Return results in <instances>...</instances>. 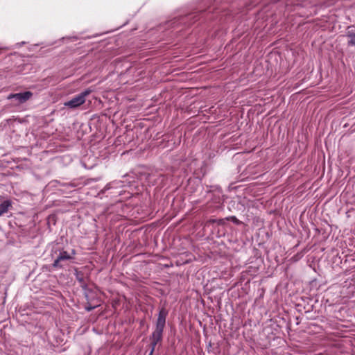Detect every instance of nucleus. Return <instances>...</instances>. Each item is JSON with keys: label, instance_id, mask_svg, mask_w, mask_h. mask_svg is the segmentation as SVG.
Instances as JSON below:
<instances>
[{"label": "nucleus", "instance_id": "10", "mask_svg": "<svg viewBox=\"0 0 355 355\" xmlns=\"http://www.w3.org/2000/svg\"><path fill=\"white\" fill-rule=\"evenodd\" d=\"M208 222H212V223H214V222H223V220L222 219H220L218 221H217L215 219H211V220H209Z\"/></svg>", "mask_w": 355, "mask_h": 355}, {"label": "nucleus", "instance_id": "5", "mask_svg": "<svg viewBox=\"0 0 355 355\" xmlns=\"http://www.w3.org/2000/svg\"><path fill=\"white\" fill-rule=\"evenodd\" d=\"M2 197L0 196V216L8 213L12 208V201L10 199L1 200Z\"/></svg>", "mask_w": 355, "mask_h": 355}, {"label": "nucleus", "instance_id": "11", "mask_svg": "<svg viewBox=\"0 0 355 355\" xmlns=\"http://www.w3.org/2000/svg\"><path fill=\"white\" fill-rule=\"evenodd\" d=\"M233 222L238 223V222H240V221L239 220H237L236 218H233Z\"/></svg>", "mask_w": 355, "mask_h": 355}, {"label": "nucleus", "instance_id": "4", "mask_svg": "<svg viewBox=\"0 0 355 355\" xmlns=\"http://www.w3.org/2000/svg\"><path fill=\"white\" fill-rule=\"evenodd\" d=\"M33 96L32 92L27 91L22 93L11 94L8 96V99L15 98L19 103H24L29 100Z\"/></svg>", "mask_w": 355, "mask_h": 355}, {"label": "nucleus", "instance_id": "12", "mask_svg": "<svg viewBox=\"0 0 355 355\" xmlns=\"http://www.w3.org/2000/svg\"><path fill=\"white\" fill-rule=\"evenodd\" d=\"M94 308V307H92V306L89 307V308H87V310L89 311H92Z\"/></svg>", "mask_w": 355, "mask_h": 355}, {"label": "nucleus", "instance_id": "8", "mask_svg": "<svg viewBox=\"0 0 355 355\" xmlns=\"http://www.w3.org/2000/svg\"><path fill=\"white\" fill-rule=\"evenodd\" d=\"M348 43L351 45L355 44V36H350Z\"/></svg>", "mask_w": 355, "mask_h": 355}, {"label": "nucleus", "instance_id": "3", "mask_svg": "<svg viewBox=\"0 0 355 355\" xmlns=\"http://www.w3.org/2000/svg\"><path fill=\"white\" fill-rule=\"evenodd\" d=\"M75 254L76 252L73 249L71 250V253L64 250H59V254L54 260L52 264V267L53 268H62L63 265L61 263V262L73 259Z\"/></svg>", "mask_w": 355, "mask_h": 355}, {"label": "nucleus", "instance_id": "1", "mask_svg": "<svg viewBox=\"0 0 355 355\" xmlns=\"http://www.w3.org/2000/svg\"><path fill=\"white\" fill-rule=\"evenodd\" d=\"M168 311L166 309V308H160L156 321L155 329L150 336V347L151 354H153L156 345L162 340L163 332L166 325V319Z\"/></svg>", "mask_w": 355, "mask_h": 355}, {"label": "nucleus", "instance_id": "2", "mask_svg": "<svg viewBox=\"0 0 355 355\" xmlns=\"http://www.w3.org/2000/svg\"><path fill=\"white\" fill-rule=\"evenodd\" d=\"M94 90L92 87L85 89L78 95L75 96L70 101L65 102L64 105L69 108H76L82 105L85 103L86 97L93 92Z\"/></svg>", "mask_w": 355, "mask_h": 355}, {"label": "nucleus", "instance_id": "6", "mask_svg": "<svg viewBox=\"0 0 355 355\" xmlns=\"http://www.w3.org/2000/svg\"><path fill=\"white\" fill-rule=\"evenodd\" d=\"M75 275H76V279L81 284H85V286H86L85 283V280H84V277H83V273L81 272H79L78 270H76V272H75Z\"/></svg>", "mask_w": 355, "mask_h": 355}, {"label": "nucleus", "instance_id": "13", "mask_svg": "<svg viewBox=\"0 0 355 355\" xmlns=\"http://www.w3.org/2000/svg\"><path fill=\"white\" fill-rule=\"evenodd\" d=\"M148 355H153V354H151L150 352Z\"/></svg>", "mask_w": 355, "mask_h": 355}, {"label": "nucleus", "instance_id": "7", "mask_svg": "<svg viewBox=\"0 0 355 355\" xmlns=\"http://www.w3.org/2000/svg\"><path fill=\"white\" fill-rule=\"evenodd\" d=\"M348 189H349V184H348L347 186V187L345 188V192L343 193V198H349V197H354V193H350L348 191ZM349 203H351L352 205L353 203V201L352 202H348V200L347 201V204H349Z\"/></svg>", "mask_w": 355, "mask_h": 355}, {"label": "nucleus", "instance_id": "9", "mask_svg": "<svg viewBox=\"0 0 355 355\" xmlns=\"http://www.w3.org/2000/svg\"><path fill=\"white\" fill-rule=\"evenodd\" d=\"M352 211H353V208H352H352H349V209L347 210V214L348 215V217H349V214H350L351 212H352Z\"/></svg>", "mask_w": 355, "mask_h": 355}]
</instances>
